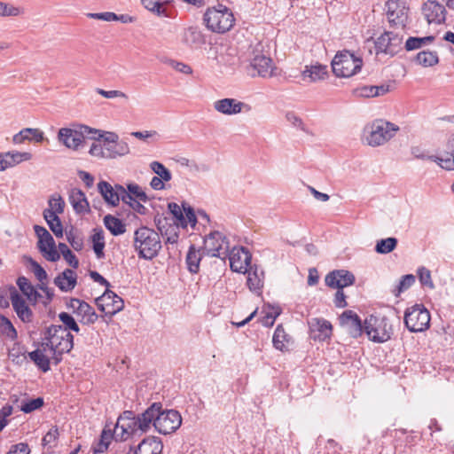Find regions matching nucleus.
Wrapping results in <instances>:
<instances>
[{
  "instance_id": "nucleus-40",
  "label": "nucleus",
  "mask_w": 454,
  "mask_h": 454,
  "mask_svg": "<svg viewBox=\"0 0 454 454\" xmlns=\"http://www.w3.org/2000/svg\"><path fill=\"white\" fill-rule=\"evenodd\" d=\"M91 242L93 251L98 259H102L105 257L104 248L106 247L105 242V235L102 228H95L93 229V234L91 236Z\"/></svg>"
},
{
  "instance_id": "nucleus-62",
  "label": "nucleus",
  "mask_w": 454,
  "mask_h": 454,
  "mask_svg": "<svg viewBox=\"0 0 454 454\" xmlns=\"http://www.w3.org/2000/svg\"><path fill=\"white\" fill-rule=\"evenodd\" d=\"M7 454H30V449L26 442H20L11 446Z\"/></svg>"
},
{
  "instance_id": "nucleus-17",
  "label": "nucleus",
  "mask_w": 454,
  "mask_h": 454,
  "mask_svg": "<svg viewBox=\"0 0 454 454\" xmlns=\"http://www.w3.org/2000/svg\"><path fill=\"white\" fill-rule=\"evenodd\" d=\"M230 260L231 270L242 273L252 264V254L249 250L244 247H234L227 255Z\"/></svg>"
},
{
  "instance_id": "nucleus-7",
  "label": "nucleus",
  "mask_w": 454,
  "mask_h": 454,
  "mask_svg": "<svg viewBox=\"0 0 454 454\" xmlns=\"http://www.w3.org/2000/svg\"><path fill=\"white\" fill-rule=\"evenodd\" d=\"M364 332L371 340L382 343L391 339L393 327L387 317L371 315L364 320Z\"/></svg>"
},
{
  "instance_id": "nucleus-53",
  "label": "nucleus",
  "mask_w": 454,
  "mask_h": 454,
  "mask_svg": "<svg viewBox=\"0 0 454 454\" xmlns=\"http://www.w3.org/2000/svg\"><path fill=\"white\" fill-rule=\"evenodd\" d=\"M43 398L37 397L31 400H24L20 405V411L24 413H30L35 410L40 409L43 405Z\"/></svg>"
},
{
  "instance_id": "nucleus-20",
  "label": "nucleus",
  "mask_w": 454,
  "mask_h": 454,
  "mask_svg": "<svg viewBox=\"0 0 454 454\" xmlns=\"http://www.w3.org/2000/svg\"><path fill=\"white\" fill-rule=\"evenodd\" d=\"M310 337L314 340L325 341L329 340L333 333L332 324L325 318H312L309 323Z\"/></svg>"
},
{
  "instance_id": "nucleus-61",
  "label": "nucleus",
  "mask_w": 454,
  "mask_h": 454,
  "mask_svg": "<svg viewBox=\"0 0 454 454\" xmlns=\"http://www.w3.org/2000/svg\"><path fill=\"white\" fill-rule=\"evenodd\" d=\"M90 154L95 157L99 158H106V150L105 149V146L101 143L94 142L92 143L90 149Z\"/></svg>"
},
{
  "instance_id": "nucleus-18",
  "label": "nucleus",
  "mask_w": 454,
  "mask_h": 454,
  "mask_svg": "<svg viewBox=\"0 0 454 454\" xmlns=\"http://www.w3.org/2000/svg\"><path fill=\"white\" fill-rule=\"evenodd\" d=\"M340 324L353 338L361 336L364 332V323L362 324L359 316L350 309L345 310L340 316Z\"/></svg>"
},
{
  "instance_id": "nucleus-28",
  "label": "nucleus",
  "mask_w": 454,
  "mask_h": 454,
  "mask_svg": "<svg viewBox=\"0 0 454 454\" xmlns=\"http://www.w3.org/2000/svg\"><path fill=\"white\" fill-rule=\"evenodd\" d=\"M137 454H160L163 449L160 438L152 436L145 438L137 448H133Z\"/></svg>"
},
{
  "instance_id": "nucleus-21",
  "label": "nucleus",
  "mask_w": 454,
  "mask_h": 454,
  "mask_svg": "<svg viewBox=\"0 0 454 454\" xmlns=\"http://www.w3.org/2000/svg\"><path fill=\"white\" fill-rule=\"evenodd\" d=\"M422 10L428 23L441 24L445 21V7L437 1L428 0L423 4Z\"/></svg>"
},
{
  "instance_id": "nucleus-5",
  "label": "nucleus",
  "mask_w": 454,
  "mask_h": 454,
  "mask_svg": "<svg viewBox=\"0 0 454 454\" xmlns=\"http://www.w3.org/2000/svg\"><path fill=\"white\" fill-rule=\"evenodd\" d=\"M103 137L100 131L82 124L72 128H61L58 132V140L67 148L76 151L86 139L98 140Z\"/></svg>"
},
{
  "instance_id": "nucleus-41",
  "label": "nucleus",
  "mask_w": 454,
  "mask_h": 454,
  "mask_svg": "<svg viewBox=\"0 0 454 454\" xmlns=\"http://www.w3.org/2000/svg\"><path fill=\"white\" fill-rule=\"evenodd\" d=\"M202 255L200 250H197L194 245H191L186 254L185 262L188 270L192 273H198Z\"/></svg>"
},
{
  "instance_id": "nucleus-46",
  "label": "nucleus",
  "mask_w": 454,
  "mask_h": 454,
  "mask_svg": "<svg viewBox=\"0 0 454 454\" xmlns=\"http://www.w3.org/2000/svg\"><path fill=\"white\" fill-rule=\"evenodd\" d=\"M168 208L175 219V221H174L175 224L176 226H181L182 228H186L187 221H186L179 205L175 202H170L168 205Z\"/></svg>"
},
{
  "instance_id": "nucleus-3",
  "label": "nucleus",
  "mask_w": 454,
  "mask_h": 454,
  "mask_svg": "<svg viewBox=\"0 0 454 454\" xmlns=\"http://www.w3.org/2000/svg\"><path fill=\"white\" fill-rule=\"evenodd\" d=\"M150 412L148 408L138 415H136L132 411H123L117 419L114 432L121 429V438L122 440H126L137 433H146L150 429Z\"/></svg>"
},
{
  "instance_id": "nucleus-27",
  "label": "nucleus",
  "mask_w": 454,
  "mask_h": 454,
  "mask_svg": "<svg viewBox=\"0 0 454 454\" xmlns=\"http://www.w3.org/2000/svg\"><path fill=\"white\" fill-rule=\"evenodd\" d=\"M54 284L61 291H72L77 284V275L72 269H66L54 278Z\"/></svg>"
},
{
  "instance_id": "nucleus-22",
  "label": "nucleus",
  "mask_w": 454,
  "mask_h": 454,
  "mask_svg": "<svg viewBox=\"0 0 454 454\" xmlns=\"http://www.w3.org/2000/svg\"><path fill=\"white\" fill-rule=\"evenodd\" d=\"M428 160L436 162L445 170H454V134L446 143V150L441 155H431Z\"/></svg>"
},
{
  "instance_id": "nucleus-23",
  "label": "nucleus",
  "mask_w": 454,
  "mask_h": 454,
  "mask_svg": "<svg viewBox=\"0 0 454 454\" xmlns=\"http://www.w3.org/2000/svg\"><path fill=\"white\" fill-rule=\"evenodd\" d=\"M32 159V154L28 152H6L0 153V171H4L9 168H12L23 161Z\"/></svg>"
},
{
  "instance_id": "nucleus-29",
  "label": "nucleus",
  "mask_w": 454,
  "mask_h": 454,
  "mask_svg": "<svg viewBox=\"0 0 454 454\" xmlns=\"http://www.w3.org/2000/svg\"><path fill=\"white\" fill-rule=\"evenodd\" d=\"M69 201L76 214H84L90 211L85 193L78 188L70 191Z\"/></svg>"
},
{
  "instance_id": "nucleus-4",
  "label": "nucleus",
  "mask_w": 454,
  "mask_h": 454,
  "mask_svg": "<svg viewBox=\"0 0 454 454\" xmlns=\"http://www.w3.org/2000/svg\"><path fill=\"white\" fill-rule=\"evenodd\" d=\"M203 22L209 31L225 34L233 27L235 18L230 8L223 4H218L207 9L203 15Z\"/></svg>"
},
{
  "instance_id": "nucleus-30",
  "label": "nucleus",
  "mask_w": 454,
  "mask_h": 454,
  "mask_svg": "<svg viewBox=\"0 0 454 454\" xmlns=\"http://www.w3.org/2000/svg\"><path fill=\"white\" fill-rule=\"evenodd\" d=\"M16 284L33 305L36 304V302L43 298L42 294L37 291V288L35 287L26 277H19L16 280Z\"/></svg>"
},
{
  "instance_id": "nucleus-35",
  "label": "nucleus",
  "mask_w": 454,
  "mask_h": 454,
  "mask_svg": "<svg viewBox=\"0 0 454 454\" xmlns=\"http://www.w3.org/2000/svg\"><path fill=\"white\" fill-rule=\"evenodd\" d=\"M76 316L81 317L80 322L83 325L94 324L98 318L95 309L84 301L79 304Z\"/></svg>"
},
{
  "instance_id": "nucleus-47",
  "label": "nucleus",
  "mask_w": 454,
  "mask_h": 454,
  "mask_svg": "<svg viewBox=\"0 0 454 454\" xmlns=\"http://www.w3.org/2000/svg\"><path fill=\"white\" fill-rule=\"evenodd\" d=\"M59 254H61L65 261L73 268L77 269L79 267V260L75 254L69 249L67 244L59 243Z\"/></svg>"
},
{
  "instance_id": "nucleus-64",
  "label": "nucleus",
  "mask_w": 454,
  "mask_h": 454,
  "mask_svg": "<svg viewBox=\"0 0 454 454\" xmlns=\"http://www.w3.org/2000/svg\"><path fill=\"white\" fill-rule=\"evenodd\" d=\"M30 130L28 128H25L21 129L19 133L15 134L12 137V142L16 145L22 144L26 140H31V137L29 134Z\"/></svg>"
},
{
  "instance_id": "nucleus-42",
  "label": "nucleus",
  "mask_w": 454,
  "mask_h": 454,
  "mask_svg": "<svg viewBox=\"0 0 454 454\" xmlns=\"http://www.w3.org/2000/svg\"><path fill=\"white\" fill-rule=\"evenodd\" d=\"M171 2L172 0H141V4L145 9L157 15H163L165 17H168L165 6Z\"/></svg>"
},
{
  "instance_id": "nucleus-63",
  "label": "nucleus",
  "mask_w": 454,
  "mask_h": 454,
  "mask_svg": "<svg viewBox=\"0 0 454 454\" xmlns=\"http://www.w3.org/2000/svg\"><path fill=\"white\" fill-rule=\"evenodd\" d=\"M182 206L185 213L184 217L187 221V224L190 223L192 226H194L197 223V217L193 208L191 206L187 205L186 203H183Z\"/></svg>"
},
{
  "instance_id": "nucleus-57",
  "label": "nucleus",
  "mask_w": 454,
  "mask_h": 454,
  "mask_svg": "<svg viewBox=\"0 0 454 454\" xmlns=\"http://www.w3.org/2000/svg\"><path fill=\"white\" fill-rule=\"evenodd\" d=\"M418 276L419 282L422 286H427L430 289L434 287V285L431 279V272L425 267H421L418 270Z\"/></svg>"
},
{
  "instance_id": "nucleus-51",
  "label": "nucleus",
  "mask_w": 454,
  "mask_h": 454,
  "mask_svg": "<svg viewBox=\"0 0 454 454\" xmlns=\"http://www.w3.org/2000/svg\"><path fill=\"white\" fill-rule=\"evenodd\" d=\"M151 169L158 175L159 178H161L165 182H168L172 178L171 172L160 162L153 161L150 164Z\"/></svg>"
},
{
  "instance_id": "nucleus-8",
  "label": "nucleus",
  "mask_w": 454,
  "mask_h": 454,
  "mask_svg": "<svg viewBox=\"0 0 454 454\" xmlns=\"http://www.w3.org/2000/svg\"><path fill=\"white\" fill-rule=\"evenodd\" d=\"M369 132L366 142L371 146H379L390 140L399 130V127L390 121L375 120L368 127Z\"/></svg>"
},
{
  "instance_id": "nucleus-36",
  "label": "nucleus",
  "mask_w": 454,
  "mask_h": 454,
  "mask_svg": "<svg viewBox=\"0 0 454 454\" xmlns=\"http://www.w3.org/2000/svg\"><path fill=\"white\" fill-rule=\"evenodd\" d=\"M43 218L46 221L49 228L57 238L63 237V225L59 215L51 210H43Z\"/></svg>"
},
{
  "instance_id": "nucleus-16",
  "label": "nucleus",
  "mask_w": 454,
  "mask_h": 454,
  "mask_svg": "<svg viewBox=\"0 0 454 454\" xmlns=\"http://www.w3.org/2000/svg\"><path fill=\"white\" fill-rule=\"evenodd\" d=\"M273 68L272 59L258 51L254 52V57L247 67V72L253 77L258 75L266 78L272 76Z\"/></svg>"
},
{
  "instance_id": "nucleus-55",
  "label": "nucleus",
  "mask_w": 454,
  "mask_h": 454,
  "mask_svg": "<svg viewBox=\"0 0 454 454\" xmlns=\"http://www.w3.org/2000/svg\"><path fill=\"white\" fill-rule=\"evenodd\" d=\"M59 320L63 323L66 331L70 330L75 333L80 332V327L74 318L67 312H61L59 314Z\"/></svg>"
},
{
  "instance_id": "nucleus-31",
  "label": "nucleus",
  "mask_w": 454,
  "mask_h": 454,
  "mask_svg": "<svg viewBox=\"0 0 454 454\" xmlns=\"http://www.w3.org/2000/svg\"><path fill=\"white\" fill-rule=\"evenodd\" d=\"M182 42L189 47H194L205 43V37L199 27L192 26L184 30Z\"/></svg>"
},
{
  "instance_id": "nucleus-9",
  "label": "nucleus",
  "mask_w": 454,
  "mask_h": 454,
  "mask_svg": "<svg viewBox=\"0 0 454 454\" xmlns=\"http://www.w3.org/2000/svg\"><path fill=\"white\" fill-rule=\"evenodd\" d=\"M430 313L423 304H415L404 312V325L411 333L424 332L430 326Z\"/></svg>"
},
{
  "instance_id": "nucleus-59",
  "label": "nucleus",
  "mask_w": 454,
  "mask_h": 454,
  "mask_svg": "<svg viewBox=\"0 0 454 454\" xmlns=\"http://www.w3.org/2000/svg\"><path fill=\"white\" fill-rule=\"evenodd\" d=\"M129 193L131 194L135 199L137 198L140 201L146 202L149 200L146 193L142 191L139 185L136 184H130L128 185Z\"/></svg>"
},
{
  "instance_id": "nucleus-2",
  "label": "nucleus",
  "mask_w": 454,
  "mask_h": 454,
  "mask_svg": "<svg viewBox=\"0 0 454 454\" xmlns=\"http://www.w3.org/2000/svg\"><path fill=\"white\" fill-rule=\"evenodd\" d=\"M150 412V427L162 434L176 432L182 424L181 414L176 410H163L160 403H153L148 407Z\"/></svg>"
},
{
  "instance_id": "nucleus-13",
  "label": "nucleus",
  "mask_w": 454,
  "mask_h": 454,
  "mask_svg": "<svg viewBox=\"0 0 454 454\" xmlns=\"http://www.w3.org/2000/svg\"><path fill=\"white\" fill-rule=\"evenodd\" d=\"M95 302L98 309L109 317H112L124 308L123 300L109 288L106 289L104 294L95 300Z\"/></svg>"
},
{
  "instance_id": "nucleus-44",
  "label": "nucleus",
  "mask_w": 454,
  "mask_h": 454,
  "mask_svg": "<svg viewBox=\"0 0 454 454\" xmlns=\"http://www.w3.org/2000/svg\"><path fill=\"white\" fill-rule=\"evenodd\" d=\"M416 61L425 67H433L439 62L438 55L435 51H422L416 56Z\"/></svg>"
},
{
  "instance_id": "nucleus-39",
  "label": "nucleus",
  "mask_w": 454,
  "mask_h": 454,
  "mask_svg": "<svg viewBox=\"0 0 454 454\" xmlns=\"http://www.w3.org/2000/svg\"><path fill=\"white\" fill-rule=\"evenodd\" d=\"M105 227L111 232L114 236H119L126 231V224L119 218L112 215H106L103 219Z\"/></svg>"
},
{
  "instance_id": "nucleus-33",
  "label": "nucleus",
  "mask_w": 454,
  "mask_h": 454,
  "mask_svg": "<svg viewBox=\"0 0 454 454\" xmlns=\"http://www.w3.org/2000/svg\"><path fill=\"white\" fill-rule=\"evenodd\" d=\"M98 190L102 195L104 200L113 207L119 205L120 197L117 195L114 187L106 181H100L98 184Z\"/></svg>"
},
{
  "instance_id": "nucleus-56",
  "label": "nucleus",
  "mask_w": 454,
  "mask_h": 454,
  "mask_svg": "<svg viewBox=\"0 0 454 454\" xmlns=\"http://www.w3.org/2000/svg\"><path fill=\"white\" fill-rule=\"evenodd\" d=\"M20 14V10L9 3L0 1V17H16Z\"/></svg>"
},
{
  "instance_id": "nucleus-1",
  "label": "nucleus",
  "mask_w": 454,
  "mask_h": 454,
  "mask_svg": "<svg viewBox=\"0 0 454 454\" xmlns=\"http://www.w3.org/2000/svg\"><path fill=\"white\" fill-rule=\"evenodd\" d=\"M132 246L139 259L153 260L162 247L160 235L153 228L140 226L134 231Z\"/></svg>"
},
{
  "instance_id": "nucleus-11",
  "label": "nucleus",
  "mask_w": 454,
  "mask_h": 454,
  "mask_svg": "<svg viewBox=\"0 0 454 454\" xmlns=\"http://www.w3.org/2000/svg\"><path fill=\"white\" fill-rule=\"evenodd\" d=\"M34 231L38 238L37 247L43 255L50 262L59 261L60 255L51 233L44 227L40 225H35Z\"/></svg>"
},
{
  "instance_id": "nucleus-32",
  "label": "nucleus",
  "mask_w": 454,
  "mask_h": 454,
  "mask_svg": "<svg viewBox=\"0 0 454 454\" xmlns=\"http://www.w3.org/2000/svg\"><path fill=\"white\" fill-rule=\"evenodd\" d=\"M291 343H293L291 335L286 332L283 325H278L272 337L273 347L278 350L285 352L288 350V346Z\"/></svg>"
},
{
  "instance_id": "nucleus-37",
  "label": "nucleus",
  "mask_w": 454,
  "mask_h": 454,
  "mask_svg": "<svg viewBox=\"0 0 454 454\" xmlns=\"http://www.w3.org/2000/svg\"><path fill=\"white\" fill-rule=\"evenodd\" d=\"M114 434H117V432H114V430L113 431L111 428H107L106 427L100 434L98 442L92 446L93 452L95 454L106 452L114 437Z\"/></svg>"
},
{
  "instance_id": "nucleus-6",
  "label": "nucleus",
  "mask_w": 454,
  "mask_h": 454,
  "mask_svg": "<svg viewBox=\"0 0 454 454\" xmlns=\"http://www.w3.org/2000/svg\"><path fill=\"white\" fill-rule=\"evenodd\" d=\"M362 66V59L348 51L338 52L332 61L333 72L338 77H351L361 70Z\"/></svg>"
},
{
  "instance_id": "nucleus-38",
  "label": "nucleus",
  "mask_w": 454,
  "mask_h": 454,
  "mask_svg": "<svg viewBox=\"0 0 454 454\" xmlns=\"http://www.w3.org/2000/svg\"><path fill=\"white\" fill-rule=\"evenodd\" d=\"M326 74V67L323 65L306 66L301 73L304 80L309 78L312 82L324 80Z\"/></svg>"
},
{
  "instance_id": "nucleus-25",
  "label": "nucleus",
  "mask_w": 454,
  "mask_h": 454,
  "mask_svg": "<svg viewBox=\"0 0 454 454\" xmlns=\"http://www.w3.org/2000/svg\"><path fill=\"white\" fill-rule=\"evenodd\" d=\"M12 308L18 317L23 323H30L33 320V311L26 303L25 300L15 291L11 294Z\"/></svg>"
},
{
  "instance_id": "nucleus-14",
  "label": "nucleus",
  "mask_w": 454,
  "mask_h": 454,
  "mask_svg": "<svg viewBox=\"0 0 454 454\" xmlns=\"http://www.w3.org/2000/svg\"><path fill=\"white\" fill-rule=\"evenodd\" d=\"M409 8L403 0H388L386 3V14L391 26L404 28L408 20Z\"/></svg>"
},
{
  "instance_id": "nucleus-48",
  "label": "nucleus",
  "mask_w": 454,
  "mask_h": 454,
  "mask_svg": "<svg viewBox=\"0 0 454 454\" xmlns=\"http://www.w3.org/2000/svg\"><path fill=\"white\" fill-rule=\"evenodd\" d=\"M415 283V277L412 274H407L401 278L392 293L398 297L401 293L410 288Z\"/></svg>"
},
{
  "instance_id": "nucleus-34",
  "label": "nucleus",
  "mask_w": 454,
  "mask_h": 454,
  "mask_svg": "<svg viewBox=\"0 0 454 454\" xmlns=\"http://www.w3.org/2000/svg\"><path fill=\"white\" fill-rule=\"evenodd\" d=\"M105 149L106 150V158H116L118 156H124L129 153V146L127 142L123 140H112V143H107Z\"/></svg>"
},
{
  "instance_id": "nucleus-54",
  "label": "nucleus",
  "mask_w": 454,
  "mask_h": 454,
  "mask_svg": "<svg viewBox=\"0 0 454 454\" xmlns=\"http://www.w3.org/2000/svg\"><path fill=\"white\" fill-rule=\"evenodd\" d=\"M49 208L45 210H51L55 215L62 214L64 212L65 201L59 194H54L49 199Z\"/></svg>"
},
{
  "instance_id": "nucleus-19",
  "label": "nucleus",
  "mask_w": 454,
  "mask_h": 454,
  "mask_svg": "<svg viewBox=\"0 0 454 454\" xmlns=\"http://www.w3.org/2000/svg\"><path fill=\"white\" fill-rule=\"evenodd\" d=\"M355 279L352 272L346 270H335L326 275L325 281L329 287L343 289L346 286H352Z\"/></svg>"
},
{
  "instance_id": "nucleus-45",
  "label": "nucleus",
  "mask_w": 454,
  "mask_h": 454,
  "mask_svg": "<svg viewBox=\"0 0 454 454\" xmlns=\"http://www.w3.org/2000/svg\"><path fill=\"white\" fill-rule=\"evenodd\" d=\"M397 242V239L393 237L380 239L375 246V251L381 254H388L396 247Z\"/></svg>"
},
{
  "instance_id": "nucleus-52",
  "label": "nucleus",
  "mask_w": 454,
  "mask_h": 454,
  "mask_svg": "<svg viewBox=\"0 0 454 454\" xmlns=\"http://www.w3.org/2000/svg\"><path fill=\"white\" fill-rule=\"evenodd\" d=\"M67 240L75 251H81L83 248V238L77 233V231L70 230L66 232Z\"/></svg>"
},
{
  "instance_id": "nucleus-60",
  "label": "nucleus",
  "mask_w": 454,
  "mask_h": 454,
  "mask_svg": "<svg viewBox=\"0 0 454 454\" xmlns=\"http://www.w3.org/2000/svg\"><path fill=\"white\" fill-rule=\"evenodd\" d=\"M131 136L145 141H148V139H153L160 137L156 130L134 131L131 133Z\"/></svg>"
},
{
  "instance_id": "nucleus-10",
  "label": "nucleus",
  "mask_w": 454,
  "mask_h": 454,
  "mask_svg": "<svg viewBox=\"0 0 454 454\" xmlns=\"http://www.w3.org/2000/svg\"><path fill=\"white\" fill-rule=\"evenodd\" d=\"M203 248L207 255L225 259L229 254V241L225 235L215 231L206 236Z\"/></svg>"
},
{
  "instance_id": "nucleus-58",
  "label": "nucleus",
  "mask_w": 454,
  "mask_h": 454,
  "mask_svg": "<svg viewBox=\"0 0 454 454\" xmlns=\"http://www.w3.org/2000/svg\"><path fill=\"white\" fill-rule=\"evenodd\" d=\"M30 265L33 268V272L39 282L46 281L48 278L45 270L35 260L29 258Z\"/></svg>"
},
{
  "instance_id": "nucleus-43",
  "label": "nucleus",
  "mask_w": 454,
  "mask_h": 454,
  "mask_svg": "<svg viewBox=\"0 0 454 454\" xmlns=\"http://www.w3.org/2000/svg\"><path fill=\"white\" fill-rule=\"evenodd\" d=\"M29 358L35 363V364L43 372H47L51 369V361L47 357L43 350L37 348L28 353Z\"/></svg>"
},
{
  "instance_id": "nucleus-49",
  "label": "nucleus",
  "mask_w": 454,
  "mask_h": 454,
  "mask_svg": "<svg viewBox=\"0 0 454 454\" xmlns=\"http://www.w3.org/2000/svg\"><path fill=\"white\" fill-rule=\"evenodd\" d=\"M0 331L2 334L9 337L12 340L18 338V333L15 327L13 326L12 323L4 316L0 318Z\"/></svg>"
},
{
  "instance_id": "nucleus-12",
  "label": "nucleus",
  "mask_w": 454,
  "mask_h": 454,
  "mask_svg": "<svg viewBox=\"0 0 454 454\" xmlns=\"http://www.w3.org/2000/svg\"><path fill=\"white\" fill-rule=\"evenodd\" d=\"M44 339H50L54 343V348L61 350H72L74 347V336L60 325H51L43 332Z\"/></svg>"
},
{
  "instance_id": "nucleus-50",
  "label": "nucleus",
  "mask_w": 454,
  "mask_h": 454,
  "mask_svg": "<svg viewBox=\"0 0 454 454\" xmlns=\"http://www.w3.org/2000/svg\"><path fill=\"white\" fill-rule=\"evenodd\" d=\"M268 309L269 310H267V311H265V310L262 311L264 313V316H262L260 318V322L262 323V325L270 327L274 325L276 318L280 314V309L278 308H274V307H270V306L268 307Z\"/></svg>"
},
{
  "instance_id": "nucleus-15",
  "label": "nucleus",
  "mask_w": 454,
  "mask_h": 454,
  "mask_svg": "<svg viewBox=\"0 0 454 454\" xmlns=\"http://www.w3.org/2000/svg\"><path fill=\"white\" fill-rule=\"evenodd\" d=\"M403 43V35L397 33L388 31L382 34L375 41L377 53L384 52L391 56L395 55L401 49Z\"/></svg>"
},
{
  "instance_id": "nucleus-26",
  "label": "nucleus",
  "mask_w": 454,
  "mask_h": 454,
  "mask_svg": "<svg viewBox=\"0 0 454 454\" xmlns=\"http://www.w3.org/2000/svg\"><path fill=\"white\" fill-rule=\"evenodd\" d=\"M245 103L235 98H223L214 103L215 109L223 114L232 115L241 113Z\"/></svg>"
},
{
  "instance_id": "nucleus-24",
  "label": "nucleus",
  "mask_w": 454,
  "mask_h": 454,
  "mask_svg": "<svg viewBox=\"0 0 454 454\" xmlns=\"http://www.w3.org/2000/svg\"><path fill=\"white\" fill-rule=\"evenodd\" d=\"M242 273L247 274V285L249 290L259 294L262 291L264 283L265 276L263 270L260 266L254 264Z\"/></svg>"
}]
</instances>
